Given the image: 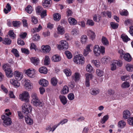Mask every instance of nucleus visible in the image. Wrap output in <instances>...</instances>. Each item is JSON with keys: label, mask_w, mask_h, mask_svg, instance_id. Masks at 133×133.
<instances>
[{"label": "nucleus", "mask_w": 133, "mask_h": 133, "mask_svg": "<svg viewBox=\"0 0 133 133\" xmlns=\"http://www.w3.org/2000/svg\"><path fill=\"white\" fill-rule=\"evenodd\" d=\"M130 86L129 82L127 81H125L123 82L121 86L122 88L124 89L128 88Z\"/></svg>", "instance_id": "nucleus-35"}, {"label": "nucleus", "mask_w": 133, "mask_h": 133, "mask_svg": "<svg viewBox=\"0 0 133 133\" xmlns=\"http://www.w3.org/2000/svg\"><path fill=\"white\" fill-rule=\"evenodd\" d=\"M39 71L41 73L46 74L48 72L47 69L44 66L40 68L39 70Z\"/></svg>", "instance_id": "nucleus-33"}, {"label": "nucleus", "mask_w": 133, "mask_h": 133, "mask_svg": "<svg viewBox=\"0 0 133 133\" xmlns=\"http://www.w3.org/2000/svg\"><path fill=\"white\" fill-rule=\"evenodd\" d=\"M94 51L96 55L98 56L99 55L101 52L100 48L98 45H95L94 47Z\"/></svg>", "instance_id": "nucleus-15"}, {"label": "nucleus", "mask_w": 133, "mask_h": 133, "mask_svg": "<svg viewBox=\"0 0 133 133\" xmlns=\"http://www.w3.org/2000/svg\"><path fill=\"white\" fill-rule=\"evenodd\" d=\"M78 30L76 29H73L71 31V34L73 35H76L78 34Z\"/></svg>", "instance_id": "nucleus-61"}, {"label": "nucleus", "mask_w": 133, "mask_h": 133, "mask_svg": "<svg viewBox=\"0 0 133 133\" xmlns=\"http://www.w3.org/2000/svg\"><path fill=\"white\" fill-rule=\"evenodd\" d=\"M6 8L7 9L5 8L4 9L3 11L4 12L5 14H7L11 10V6L9 3H8L6 6Z\"/></svg>", "instance_id": "nucleus-26"}, {"label": "nucleus", "mask_w": 133, "mask_h": 133, "mask_svg": "<svg viewBox=\"0 0 133 133\" xmlns=\"http://www.w3.org/2000/svg\"><path fill=\"white\" fill-rule=\"evenodd\" d=\"M68 97L69 100H72L74 98V95L73 93H70L68 95Z\"/></svg>", "instance_id": "nucleus-60"}, {"label": "nucleus", "mask_w": 133, "mask_h": 133, "mask_svg": "<svg viewBox=\"0 0 133 133\" xmlns=\"http://www.w3.org/2000/svg\"><path fill=\"white\" fill-rule=\"evenodd\" d=\"M127 70L128 71H133V66L130 64H127L126 66Z\"/></svg>", "instance_id": "nucleus-55"}, {"label": "nucleus", "mask_w": 133, "mask_h": 133, "mask_svg": "<svg viewBox=\"0 0 133 133\" xmlns=\"http://www.w3.org/2000/svg\"><path fill=\"white\" fill-rule=\"evenodd\" d=\"M14 75L15 78L18 81L21 80L23 77V75L22 73L19 72L17 71H16L14 72Z\"/></svg>", "instance_id": "nucleus-8"}, {"label": "nucleus", "mask_w": 133, "mask_h": 133, "mask_svg": "<svg viewBox=\"0 0 133 133\" xmlns=\"http://www.w3.org/2000/svg\"><path fill=\"white\" fill-rule=\"evenodd\" d=\"M52 1L51 0H45L43 2L42 5L44 8L49 7Z\"/></svg>", "instance_id": "nucleus-12"}, {"label": "nucleus", "mask_w": 133, "mask_h": 133, "mask_svg": "<svg viewBox=\"0 0 133 133\" xmlns=\"http://www.w3.org/2000/svg\"><path fill=\"white\" fill-rule=\"evenodd\" d=\"M21 23L18 21H14L13 22V25L15 27H18L20 26Z\"/></svg>", "instance_id": "nucleus-50"}, {"label": "nucleus", "mask_w": 133, "mask_h": 133, "mask_svg": "<svg viewBox=\"0 0 133 133\" xmlns=\"http://www.w3.org/2000/svg\"><path fill=\"white\" fill-rule=\"evenodd\" d=\"M42 51L44 53H48L50 50V47L48 45H42L41 46Z\"/></svg>", "instance_id": "nucleus-13"}, {"label": "nucleus", "mask_w": 133, "mask_h": 133, "mask_svg": "<svg viewBox=\"0 0 133 133\" xmlns=\"http://www.w3.org/2000/svg\"><path fill=\"white\" fill-rule=\"evenodd\" d=\"M25 121L26 123L29 125H31L33 123L32 119L29 117L28 115L25 116Z\"/></svg>", "instance_id": "nucleus-19"}, {"label": "nucleus", "mask_w": 133, "mask_h": 133, "mask_svg": "<svg viewBox=\"0 0 133 133\" xmlns=\"http://www.w3.org/2000/svg\"><path fill=\"white\" fill-rule=\"evenodd\" d=\"M128 123L130 125L133 126V117L129 118L128 119Z\"/></svg>", "instance_id": "nucleus-62"}, {"label": "nucleus", "mask_w": 133, "mask_h": 133, "mask_svg": "<svg viewBox=\"0 0 133 133\" xmlns=\"http://www.w3.org/2000/svg\"><path fill=\"white\" fill-rule=\"evenodd\" d=\"M65 54L68 59H71L72 58V55L71 53L68 50L65 51Z\"/></svg>", "instance_id": "nucleus-52"}, {"label": "nucleus", "mask_w": 133, "mask_h": 133, "mask_svg": "<svg viewBox=\"0 0 133 133\" xmlns=\"http://www.w3.org/2000/svg\"><path fill=\"white\" fill-rule=\"evenodd\" d=\"M31 21L34 24H37L38 22V20L36 17L32 16H31Z\"/></svg>", "instance_id": "nucleus-56"}, {"label": "nucleus", "mask_w": 133, "mask_h": 133, "mask_svg": "<svg viewBox=\"0 0 133 133\" xmlns=\"http://www.w3.org/2000/svg\"><path fill=\"white\" fill-rule=\"evenodd\" d=\"M25 11L28 13L30 14H31L32 11V7L30 5H28L25 9Z\"/></svg>", "instance_id": "nucleus-45"}, {"label": "nucleus", "mask_w": 133, "mask_h": 133, "mask_svg": "<svg viewBox=\"0 0 133 133\" xmlns=\"http://www.w3.org/2000/svg\"><path fill=\"white\" fill-rule=\"evenodd\" d=\"M126 123L123 120H121L119 121L118 123V127L120 128H124L126 125Z\"/></svg>", "instance_id": "nucleus-23"}, {"label": "nucleus", "mask_w": 133, "mask_h": 133, "mask_svg": "<svg viewBox=\"0 0 133 133\" xmlns=\"http://www.w3.org/2000/svg\"><path fill=\"white\" fill-rule=\"evenodd\" d=\"M69 91V89L68 87L65 85L63 88L62 91V94H67Z\"/></svg>", "instance_id": "nucleus-32"}, {"label": "nucleus", "mask_w": 133, "mask_h": 133, "mask_svg": "<svg viewBox=\"0 0 133 133\" xmlns=\"http://www.w3.org/2000/svg\"><path fill=\"white\" fill-rule=\"evenodd\" d=\"M22 52V53L27 54H28L29 53V51L28 49L25 48H22L21 49Z\"/></svg>", "instance_id": "nucleus-63"}, {"label": "nucleus", "mask_w": 133, "mask_h": 133, "mask_svg": "<svg viewBox=\"0 0 133 133\" xmlns=\"http://www.w3.org/2000/svg\"><path fill=\"white\" fill-rule=\"evenodd\" d=\"M3 68L8 77L10 78L12 76L13 72L11 69V66L9 64H4L3 66Z\"/></svg>", "instance_id": "nucleus-1"}, {"label": "nucleus", "mask_w": 133, "mask_h": 133, "mask_svg": "<svg viewBox=\"0 0 133 133\" xmlns=\"http://www.w3.org/2000/svg\"><path fill=\"white\" fill-rule=\"evenodd\" d=\"M9 35L10 37L12 39H14L16 37V36L12 30L9 31Z\"/></svg>", "instance_id": "nucleus-49"}, {"label": "nucleus", "mask_w": 133, "mask_h": 133, "mask_svg": "<svg viewBox=\"0 0 133 133\" xmlns=\"http://www.w3.org/2000/svg\"><path fill=\"white\" fill-rule=\"evenodd\" d=\"M86 24L90 26H93L94 25V23L92 20L89 19L87 21Z\"/></svg>", "instance_id": "nucleus-57"}, {"label": "nucleus", "mask_w": 133, "mask_h": 133, "mask_svg": "<svg viewBox=\"0 0 133 133\" xmlns=\"http://www.w3.org/2000/svg\"><path fill=\"white\" fill-rule=\"evenodd\" d=\"M102 41L103 44L104 45H107L109 44V43L107 38L103 36L102 37Z\"/></svg>", "instance_id": "nucleus-37"}, {"label": "nucleus", "mask_w": 133, "mask_h": 133, "mask_svg": "<svg viewBox=\"0 0 133 133\" xmlns=\"http://www.w3.org/2000/svg\"><path fill=\"white\" fill-rule=\"evenodd\" d=\"M10 83L11 84L14 85L15 87L18 88L20 86V84L17 80L15 79H13L10 80Z\"/></svg>", "instance_id": "nucleus-14"}, {"label": "nucleus", "mask_w": 133, "mask_h": 133, "mask_svg": "<svg viewBox=\"0 0 133 133\" xmlns=\"http://www.w3.org/2000/svg\"><path fill=\"white\" fill-rule=\"evenodd\" d=\"M121 37L123 41L125 42H127L128 41L130 40V38L127 35H122Z\"/></svg>", "instance_id": "nucleus-42"}, {"label": "nucleus", "mask_w": 133, "mask_h": 133, "mask_svg": "<svg viewBox=\"0 0 133 133\" xmlns=\"http://www.w3.org/2000/svg\"><path fill=\"white\" fill-rule=\"evenodd\" d=\"M72 82L74 80L76 82L78 81L79 79V74L77 72L76 73L74 76H72Z\"/></svg>", "instance_id": "nucleus-27"}, {"label": "nucleus", "mask_w": 133, "mask_h": 133, "mask_svg": "<svg viewBox=\"0 0 133 133\" xmlns=\"http://www.w3.org/2000/svg\"><path fill=\"white\" fill-rule=\"evenodd\" d=\"M87 35L93 40L95 37V33L92 31L89 30H87Z\"/></svg>", "instance_id": "nucleus-17"}, {"label": "nucleus", "mask_w": 133, "mask_h": 133, "mask_svg": "<svg viewBox=\"0 0 133 133\" xmlns=\"http://www.w3.org/2000/svg\"><path fill=\"white\" fill-rule=\"evenodd\" d=\"M11 114V113L10 112V110L9 109H6L5 110V114L3 115H5L6 116H7L8 117L10 116Z\"/></svg>", "instance_id": "nucleus-58"}, {"label": "nucleus", "mask_w": 133, "mask_h": 133, "mask_svg": "<svg viewBox=\"0 0 133 133\" xmlns=\"http://www.w3.org/2000/svg\"><path fill=\"white\" fill-rule=\"evenodd\" d=\"M54 19L55 21H58L61 18V15L59 14L55 13L54 15Z\"/></svg>", "instance_id": "nucleus-34"}, {"label": "nucleus", "mask_w": 133, "mask_h": 133, "mask_svg": "<svg viewBox=\"0 0 133 133\" xmlns=\"http://www.w3.org/2000/svg\"><path fill=\"white\" fill-rule=\"evenodd\" d=\"M32 109V107L28 102L24 103L22 106V112L26 115H28L29 113L31 112Z\"/></svg>", "instance_id": "nucleus-2"}, {"label": "nucleus", "mask_w": 133, "mask_h": 133, "mask_svg": "<svg viewBox=\"0 0 133 133\" xmlns=\"http://www.w3.org/2000/svg\"><path fill=\"white\" fill-rule=\"evenodd\" d=\"M96 74L99 77H102L104 75L103 72L99 69H97L96 70Z\"/></svg>", "instance_id": "nucleus-43"}, {"label": "nucleus", "mask_w": 133, "mask_h": 133, "mask_svg": "<svg viewBox=\"0 0 133 133\" xmlns=\"http://www.w3.org/2000/svg\"><path fill=\"white\" fill-rule=\"evenodd\" d=\"M39 84L44 87H46L48 84V82L46 79H41L39 82Z\"/></svg>", "instance_id": "nucleus-18"}, {"label": "nucleus", "mask_w": 133, "mask_h": 133, "mask_svg": "<svg viewBox=\"0 0 133 133\" xmlns=\"http://www.w3.org/2000/svg\"><path fill=\"white\" fill-rule=\"evenodd\" d=\"M88 38L87 36L85 35H83L81 38V42L83 44H86L88 41Z\"/></svg>", "instance_id": "nucleus-22"}, {"label": "nucleus", "mask_w": 133, "mask_h": 133, "mask_svg": "<svg viewBox=\"0 0 133 133\" xmlns=\"http://www.w3.org/2000/svg\"><path fill=\"white\" fill-rule=\"evenodd\" d=\"M123 57L125 61L128 62L130 61L131 60V56L128 53L125 54Z\"/></svg>", "instance_id": "nucleus-29"}, {"label": "nucleus", "mask_w": 133, "mask_h": 133, "mask_svg": "<svg viewBox=\"0 0 133 133\" xmlns=\"http://www.w3.org/2000/svg\"><path fill=\"white\" fill-rule=\"evenodd\" d=\"M29 94L28 92L26 91L23 92L22 94L19 95V98L21 101H24L26 102H29Z\"/></svg>", "instance_id": "nucleus-4"}, {"label": "nucleus", "mask_w": 133, "mask_h": 133, "mask_svg": "<svg viewBox=\"0 0 133 133\" xmlns=\"http://www.w3.org/2000/svg\"><path fill=\"white\" fill-rule=\"evenodd\" d=\"M110 25L113 29H115L118 28V25L117 23L112 22L110 23Z\"/></svg>", "instance_id": "nucleus-53"}, {"label": "nucleus", "mask_w": 133, "mask_h": 133, "mask_svg": "<svg viewBox=\"0 0 133 133\" xmlns=\"http://www.w3.org/2000/svg\"><path fill=\"white\" fill-rule=\"evenodd\" d=\"M92 63L95 66L97 67H98L100 66V63L99 61L97 60H93L92 61Z\"/></svg>", "instance_id": "nucleus-51"}, {"label": "nucleus", "mask_w": 133, "mask_h": 133, "mask_svg": "<svg viewBox=\"0 0 133 133\" xmlns=\"http://www.w3.org/2000/svg\"><path fill=\"white\" fill-rule=\"evenodd\" d=\"M33 105L36 107H41L43 105V102L42 100L39 99L31 102Z\"/></svg>", "instance_id": "nucleus-7"}, {"label": "nucleus", "mask_w": 133, "mask_h": 133, "mask_svg": "<svg viewBox=\"0 0 133 133\" xmlns=\"http://www.w3.org/2000/svg\"><path fill=\"white\" fill-rule=\"evenodd\" d=\"M36 11L38 14H41L43 11L42 8L40 6H38L36 8Z\"/></svg>", "instance_id": "nucleus-44"}, {"label": "nucleus", "mask_w": 133, "mask_h": 133, "mask_svg": "<svg viewBox=\"0 0 133 133\" xmlns=\"http://www.w3.org/2000/svg\"><path fill=\"white\" fill-rule=\"evenodd\" d=\"M74 61L76 64H82L84 62V58L82 55H78L75 57Z\"/></svg>", "instance_id": "nucleus-3"}, {"label": "nucleus", "mask_w": 133, "mask_h": 133, "mask_svg": "<svg viewBox=\"0 0 133 133\" xmlns=\"http://www.w3.org/2000/svg\"><path fill=\"white\" fill-rule=\"evenodd\" d=\"M61 45H58V48L61 47L63 50H65L68 48V44L66 41L62 40L61 41Z\"/></svg>", "instance_id": "nucleus-6"}, {"label": "nucleus", "mask_w": 133, "mask_h": 133, "mask_svg": "<svg viewBox=\"0 0 133 133\" xmlns=\"http://www.w3.org/2000/svg\"><path fill=\"white\" fill-rule=\"evenodd\" d=\"M130 116V113L129 110H127L124 111L123 117L124 119L129 118Z\"/></svg>", "instance_id": "nucleus-16"}, {"label": "nucleus", "mask_w": 133, "mask_h": 133, "mask_svg": "<svg viewBox=\"0 0 133 133\" xmlns=\"http://www.w3.org/2000/svg\"><path fill=\"white\" fill-rule=\"evenodd\" d=\"M109 116L108 115H107L104 116L102 119L101 121V123L102 124L105 123L106 121L109 119Z\"/></svg>", "instance_id": "nucleus-39"}, {"label": "nucleus", "mask_w": 133, "mask_h": 133, "mask_svg": "<svg viewBox=\"0 0 133 133\" xmlns=\"http://www.w3.org/2000/svg\"><path fill=\"white\" fill-rule=\"evenodd\" d=\"M116 62L114 60L112 62V63L111 65V70L112 71H114L115 70L116 68Z\"/></svg>", "instance_id": "nucleus-41"}, {"label": "nucleus", "mask_w": 133, "mask_h": 133, "mask_svg": "<svg viewBox=\"0 0 133 133\" xmlns=\"http://www.w3.org/2000/svg\"><path fill=\"white\" fill-rule=\"evenodd\" d=\"M52 60L54 62H57L60 61L61 58L58 55H55L52 56Z\"/></svg>", "instance_id": "nucleus-36"}, {"label": "nucleus", "mask_w": 133, "mask_h": 133, "mask_svg": "<svg viewBox=\"0 0 133 133\" xmlns=\"http://www.w3.org/2000/svg\"><path fill=\"white\" fill-rule=\"evenodd\" d=\"M86 70L87 71L90 72L92 71L93 68L90 64H88L87 65Z\"/></svg>", "instance_id": "nucleus-59"}, {"label": "nucleus", "mask_w": 133, "mask_h": 133, "mask_svg": "<svg viewBox=\"0 0 133 133\" xmlns=\"http://www.w3.org/2000/svg\"><path fill=\"white\" fill-rule=\"evenodd\" d=\"M109 61L110 58L106 57H104L101 59V62L104 64L107 63Z\"/></svg>", "instance_id": "nucleus-40"}, {"label": "nucleus", "mask_w": 133, "mask_h": 133, "mask_svg": "<svg viewBox=\"0 0 133 133\" xmlns=\"http://www.w3.org/2000/svg\"><path fill=\"white\" fill-rule=\"evenodd\" d=\"M57 79L55 77H53L51 79V83L54 86H55L57 83Z\"/></svg>", "instance_id": "nucleus-46"}, {"label": "nucleus", "mask_w": 133, "mask_h": 133, "mask_svg": "<svg viewBox=\"0 0 133 133\" xmlns=\"http://www.w3.org/2000/svg\"><path fill=\"white\" fill-rule=\"evenodd\" d=\"M57 30L59 33L61 35H63L64 33V28L62 26H58L57 28Z\"/></svg>", "instance_id": "nucleus-30"}, {"label": "nucleus", "mask_w": 133, "mask_h": 133, "mask_svg": "<svg viewBox=\"0 0 133 133\" xmlns=\"http://www.w3.org/2000/svg\"><path fill=\"white\" fill-rule=\"evenodd\" d=\"M68 21L70 24L75 25L77 23V21L74 18L72 17H69L68 19Z\"/></svg>", "instance_id": "nucleus-25"}, {"label": "nucleus", "mask_w": 133, "mask_h": 133, "mask_svg": "<svg viewBox=\"0 0 133 133\" xmlns=\"http://www.w3.org/2000/svg\"><path fill=\"white\" fill-rule=\"evenodd\" d=\"M35 70L33 69H29L27 70L26 73L27 75L30 77H33L34 76Z\"/></svg>", "instance_id": "nucleus-10"}, {"label": "nucleus", "mask_w": 133, "mask_h": 133, "mask_svg": "<svg viewBox=\"0 0 133 133\" xmlns=\"http://www.w3.org/2000/svg\"><path fill=\"white\" fill-rule=\"evenodd\" d=\"M2 119L3 120V125L5 127L10 125L12 123L10 118L5 115H2Z\"/></svg>", "instance_id": "nucleus-5"}, {"label": "nucleus", "mask_w": 133, "mask_h": 133, "mask_svg": "<svg viewBox=\"0 0 133 133\" xmlns=\"http://www.w3.org/2000/svg\"><path fill=\"white\" fill-rule=\"evenodd\" d=\"M40 39V37L39 35L37 34L34 35L32 38V40L35 41H38Z\"/></svg>", "instance_id": "nucleus-48"}, {"label": "nucleus", "mask_w": 133, "mask_h": 133, "mask_svg": "<svg viewBox=\"0 0 133 133\" xmlns=\"http://www.w3.org/2000/svg\"><path fill=\"white\" fill-rule=\"evenodd\" d=\"M42 29V27L39 24L37 28L35 27L33 28L31 30L32 32L34 34L36 32H38Z\"/></svg>", "instance_id": "nucleus-21"}, {"label": "nucleus", "mask_w": 133, "mask_h": 133, "mask_svg": "<svg viewBox=\"0 0 133 133\" xmlns=\"http://www.w3.org/2000/svg\"><path fill=\"white\" fill-rule=\"evenodd\" d=\"M31 62L35 66L38 65L39 63L40 60L39 58L36 57H32L30 58Z\"/></svg>", "instance_id": "nucleus-11"}, {"label": "nucleus", "mask_w": 133, "mask_h": 133, "mask_svg": "<svg viewBox=\"0 0 133 133\" xmlns=\"http://www.w3.org/2000/svg\"><path fill=\"white\" fill-rule=\"evenodd\" d=\"M31 97L32 98L31 102L39 99L37 94L35 92H33L32 93Z\"/></svg>", "instance_id": "nucleus-31"}, {"label": "nucleus", "mask_w": 133, "mask_h": 133, "mask_svg": "<svg viewBox=\"0 0 133 133\" xmlns=\"http://www.w3.org/2000/svg\"><path fill=\"white\" fill-rule=\"evenodd\" d=\"M59 98L62 104L64 105L67 103V99L66 97L63 95H60Z\"/></svg>", "instance_id": "nucleus-24"}, {"label": "nucleus", "mask_w": 133, "mask_h": 133, "mask_svg": "<svg viewBox=\"0 0 133 133\" xmlns=\"http://www.w3.org/2000/svg\"><path fill=\"white\" fill-rule=\"evenodd\" d=\"M100 92L99 90L97 88H91L90 90V94L93 96H96Z\"/></svg>", "instance_id": "nucleus-9"}, {"label": "nucleus", "mask_w": 133, "mask_h": 133, "mask_svg": "<svg viewBox=\"0 0 133 133\" xmlns=\"http://www.w3.org/2000/svg\"><path fill=\"white\" fill-rule=\"evenodd\" d=\"M11 51L14 54L16 57H18L19 56L18 52L17 49H13Z\"/></svg>", "instance_id": "nucleus-47"}, {"label": "nucleus", "mask_w": 133, "mask_h": 133, "mask_svg": "<svg viewBox=\"0 0 133 133\" xmlns=\"http://www.w3.org/2000/svg\"><path fill=\"white\" fill-rule=\"evenodd\" d=\"M25 87L27 90H30L33 88L32 85L29 81L25 82Z\"/></svg>", "instance_id": "nucleus-20"}, {"label": "nucleus", "mask_w": 133, "mask_h": 133, "mask_svg": "<svg viewBox=\"0 0 133 133\" xmlns=\"http://www.w3.org/2000/svg\"><path fill=\"white\" fill-rule=\"evenodd\" d=\"M41 15L42 18H44L46 15V10H44L41 13Z\"/></svg>", "instance_id": "nucleus-64"}, {"label": "nucleus", "mask_w": 133, "mask_h": 133, "mask_svg": "<svg viewBox=\"0 0 133 133\" xmlns=\"http://www.w3.org/2000/svg\"><path fill=\"white\" fill-rule=\"evenodd\" d=\"M50 63V59L48 56H46L44 61V64L45 65H48Z\"/></svg>", "instance_id": "nucleus-38"}, {"label": "nucleus", "mask_w": 133, "mask_h": 133, "mask_svg": "<svg viewBox=\"0 0 133 133\" xmlns=\"http://www.w3.org/2000/svg\"><path fill=\"white\" fill-rule=\"evenodd\" d=\"M2 43L5 45H10L11 42V40L9 38H5L2 40Z\"/></svg>", "instance_id": "nucleus-28"}, {"label": "nucleus", "mask_w": 133, "mask_h": 133, "mask_svg": "<svg viewBox=\"0 0 133 133\" xmlns=\"http://www.w3.org/2000/svg\"><path fill=\"white\" fill-rule=\"evenodd\" d=\"M85 75L86 77V80H90V79H92L93 77L92 74H91L87 73L85 74Z\"/></svg>", "instance_id": "nucleus-54"}]
</instances>
